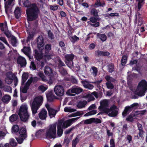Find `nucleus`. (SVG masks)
<instances>
[{
    "mask_svg": "<svg viewBox=\"0 0 147 147\" xmlns=\"http://www.w3.org/2000/svg\"><path fill=\"white\" fill-rule=\"evenodd\" d=\"M5 91L9 92L10 93L11 92L12 89L9 86H6L4 88Z\"/></svg>",
    "mask_w": 147,
    "mask_h": 147,
    "instance_id": "nucleus-56",
    "label": "nucleus"
},
{
    "mask_svg": "<svg viewBox=\"0 0 147 147\" xmlns=\"http://www.w3.org/2000/svg\"><path fill=\"white\" fill-rule=\"evenodd\" d=\"M80 118V117L72 118L65 121L62 125V128L65 129L71 125L74 121Z\"/></svg>",
    "mask_w": 147,
    "mask_h": 147,
    "instance_id": "nucleus-11",
    "label": "nucleus"
},
{
    "mask_svg": "<svg viewBox=\"0 0 147 147\" xmlns=\"http://www.w3.org/2000/svg\"><path fill=\"white\" fill-rule=\"evenodd\" d=\"M11 99V97L9 95H5L2 98V100L4 103H7Z\"/></svg>",
    "mask_w": 147,
    "mask_h": 147,
    "instance_id": "nucleus-24",
    "label": "nucleus"
},
{
    "mask_svg": "<svg viewBox=\"0 0 147 147\" xmlns=\"http://www.w3.org/2000/svg\"><path fill=\"white\" fill-rule=\"evenodd\" d=\"M17 63L20 65L22 67L25 66L26 64L25 59L21 56H19L17 59Z\"/></svg>",
    "mask_w": 147,
    "mask_h": 147,
    "instance_id": "nucleus-17",
    "label": "nucleus"
},
{
    "mask_svg": "<svg viewBox=\"0 0 147 147\" xmlns=\"http://www.w3.org/2000/svg\"><path fill=\"white\" fill-rule=\"evenodd\" d=\"M13 79L14 84L15 85V87H16L18 83V79L17 78V77L15 75V77L13 78Z\"/></svg>",
    "mask_w": 147,
    "mask_h": 147,
    "instance_id": "nucleus-58",
    "label": "nucleus"
},
{
    "mask_svg": "<svg viewBox=\"0 0 147 147\" xmlns=\"http://www.w3.org/2000/svg\"><path fill=\"white\" fill-rule=\"evenodd\" d=\"M28 77V74L24 73L22 75V85L24 84V82L27 80Z\"/></svg>",
    "mask_w": 147,
    "mask_h": 147,
    "instance_id": "nucleus-33",
    "label": "nucleus"
},
{
    "mask_svg": "<svg viewBox=\"0 0 147 147\" xmlns=\"http://www.w3.org/2000/svg\"><path fill=\"white\" fill-rule=\"evenodd\" d=\"M44 71L47 75L51 76L53 74V71L49 67H45L44 68Z\"/></svg>",
    "mask_w": 147,
    "mask_h": 147,
    "instance_id": "nucleus-21",
    "label": "nucleus"
},
{
    "mask_svg": "<svg viewBox=\"0 0 147 147\" xmlns=\"http://www.w3.org/2000/svg\"><path fill=\"white\" fill-rule=\"evenodd\" d=\"M106 132L107 135L108 137L113 136V133L111 131V130L109 129L108 128L106 129Z\"/></svg>",
    "mask_w": 147,
    "mask_h": 147,
    "instance_id": "nucleus-54",
    "label": "nucleus"
},
{
    "mask_svg": "<svg viewBox=\"0 0 147 147\" xmlns=\"http://www.w3.org/2000/svg\"><path fill=\"white\" fill-rule=\"evenodd\" d=\"M19 130L18 126L17 125H13L11 128V132L14 134L18 132Z\"/></svg>",
    "mask_w": 147,
    "mask_h": 147,
    "instance_id": "nucleus-32",
    "label": "nucleus"
},
{
    "mask_svg": "<svg viewBox=\"0 0 147 147\" xmlns=\"http://www.w3.org/2000/svg\"><path fill=\"white\" fill-rule=\"evenodd\" d=\"M87 104V102L86 101H80L77 105L79 108H82L84 107Z\"/></svg>",
    "mask_w": 147,
    "mask_h": 147,
    "instance_id": "nucleus-25",
    "label": "nucleus"
},
{
    "mask_svg": "<svg viewBox=\"0 0 147 147\" xmlns=\"http://www.w3.org/2000/svg\"><path fill=\"white\" fill-rule=\"evenodd\" d=\"M51 46L50 44L46 45L45 47V52L46 53H48L49 51L51 50Z\"/></svg>",
    "mask_w": 147,
    "mask_h": 147,
    "instance_id": "nucleus-38",
    "label": "nucleus"
},
{
    "mask_svg": "<svg viewBox=\"0 0 147 147\" xmlns=\"http://www.w3.org/2000/svg\"><path fill=\"white\" fill-rule=\"evenodd\" d=\"M96 113V111L95 110L91 111L84 115V116H87L89 115H95Z\"/></svg>",
    "mask_w": 147,
    "mask_h": 147,
    "instance_id": "nucleus-44",
    "label": "nucleus"
},
{
    "mask_svg": "<svg viewBox=\"0 0 147 147\" xmlns=\"http://www.w3.org/2000/svg\"><path fill=\"white\" fill-rule=\"evenodd\" d=\"M119 14L117 13H112L110 14L107 13L105 15L106 16L110 18V17H114L115 16H118Z\"/></svg>",
    "mask_w": 147,
    "mask_h": 147,
    "instance_id": "nucleus-45",
    "label": "nucleus"
},
{
    "mask_svg": "<svg viewBox=\"0 0 147 147\" xmlns=\"http://www.w3.org/2000/svg\"><path fill=\"white\" fill-rule=\"evenodd\" d=\"M107 88L110 89H112L114 86L111 82H107L106 84Z\"/></svg>",
    "mask_w": 147,
    "mask_h": 147,
    "instance_id": "nucleus-55",
    "label": "nucleus"
},
{
    "mask_svg": "<svg viewBox=\"0 0 147 147\" xmlns=\"http://www.w3.org/2000/svg\"><path fill=\"white\" fill-rule=\"evenodd\" d=\"M6 78L5 79V82L7 84H9L12 82L13 78L15 77V74L11 72H8L6 74Z\"/></svg>",
    "mask_w": 147,
    "mask_h": 147,
    "instance_id": "nucleus-13",
    "label": "nucleus"
},
{
    "mask_svg": "<svg viewBox=\"0 0 147 147\" xmlns=\"http://www.w3.org/2000/svg\"><path fill=\"white\" fill-rule=\"evenodd\" d=\"M38 75L43 82H46L48 81V79H47L43 72L40 71L38 73Z\"/></svg>",
    "mask_w": 147,
    "mask_h": 147,
    "instance_id": "nucleus-26",
    "label": "nucleus"
},
{
    "mask_svg": "<svg viewBox=\"0 0 147 147\" xmlns=\"http://www.w3.org/2000/svg\"><path fill=\"white\" fill-rule=\"evenodd\" d=\"M30 68L31 69L33 70H34L36 69V67L34 63L33 62H31V65H30Z\"/></svg>",
    "mask_w": 147,
    "mask_h": 147,
    "instance_id": "nucleus-61",
    "label": "nucleus"
},
{
    "mask_svg": "<svg viewBox=\"0 0 147 147\" xmlns=\"http://www.w3.org/2000/svg\"><path fill=\"white\" fill-rule=\"evenodd\" d=\"M35 56L36 57L37 59H40L42 57V55L41 54H38L37 51L36 50H35Z\"/></svg>",
    "mask_w": 147,
    "mask_h": 147,
    "instance_id": "nucleus-59",
    "label": "nucleus"
},
{
    "mask_svg": "<svg viewBox=\"0 0 147 147\" xmlns=\"http://www.w3.org/2000/svg\"><path fill=\"white\" fill-rule=\"evenodd\" d=\"M90 13L91 15L94 16H96L98 15L97 11L95 9H92Z\"/></svg>",
    "mask_w": 147,
    "mask_h": 147,
    "instance_id": "nucleus-52",
    "label": "nucleus"
},
{
    "mask_svg": "<svg viewBox=\"0 0 147 147\" xmlns=\"http://www.w3.org/2000/svg\"><path fill=\"white\" fill-rule=\"evenodd\" d=\"M110 147H115V143L114 140L111 139L110 140Z\"/></svg>",
    "mask_w": 147,
    "mask_h": 147,
    "instance_id": "nucleus-63",
    "label": "nucleus"
},
{
    "mask_svg": "<svg viewBox=\"0 0 147 147\" xmlns=\"http://www.w3.org/2000/svg\"><path fill=\"white\" fill-rule=\"evenodd\" d=\"M74 55L73 54H67L65 56V58L66 59L65 63L67 66L70 68H71L73 66L72 61L74 59Z\"/></svg>",
    "mask_w": 147,
    "mask_h": 147,
    "instance_id": "nucleus-10",
    "label": "nucleus"
},
{
    "mask_svg": "<svg viewBox=\"0 0 147 147\" xmlns=\"http://www.w3.org/2000/svg\"><path fill=\"white\" fill-rule=\"evenodd\" d=\"M92 75L94 77L96 76L97 74L98 70L97 68L95 67H92L90 70Z\"/></svg>",
    "mask_w": 147,
    "mask_h": 147,
    "instance_id": "nucleus-28",
    "label": "nucleus"
},
{
    "mask_svg": "<svg viewBox=\"0 0 147 147\" xmlns=\"http://www.w3.org/2000/svg\"><path fill=\"white\" fill-rule=\"evenodd\" d=\"M14 14L16 17L17 18H19L21 16V10L20 8L17 7L14 11Z\"/></svg>",
    "mask_w": 147,
    "mask_h": 147,
    "instance_id": "nucleus-23",
    "label": "nucleus"
},
{
    "mask_svg": "<svg viewBox=\"0 0 147 147\" xmlns=\"http://www.w3.org/2000/svg\"><path fill=\"white\" fill-rule=\"evenodd\" d=\"M1 26L3 27L1 29L2 31H6L7 30V27L6 22H5L4 23L2 24Z\"/></svg>",
    "mask_w": 147,
    "mask_h": 147,
    "instance_id": "nucleus-48",
    "label": "nucleus"
},
{
    "mask_svg": "<svg viewBox=\"0 0 147 147\" xmlns=\"http://www.w3.org/2000/svg\"><path fill=\"white\" fill-rule=\"evenodd\" d=\"M32 78H30L28 80L26 85L24 86H23L24 84L22 85V86L20 88V91L24 93H26L27 90L32 83Z\"/></svg>",
    "mask_w": 147,
    "mask_h": 147,
    "instance_id": "nucleus-12",
    "label": "nucleus"
},
{
    "mask_svg": "<svg viewBox=\"0 0 147 147\" xmlns=\"http://www.w3.org/2000/svg\"><path fill=\"white\" fill-rule=\"evenodd\" d=\"M37 46L40 50H42L44 48V43L43 38L41 36H39L37 39Z\"/></svg>",
    "mask_w": 147,
    "mask_h": 147,
    "instance_id": "nucleus-14",
    "label": "nucleus"
},
{
    "mask_svg": "<svg viewBox=\"0 0 147 147\" xmlns=\"http://www.w3.org/2000/svg\"><path fill=\"white\" fill-rule=\"evenodd\" d=\"M19 134L18 137H16V139L18 144H21L27 137L26 129L24 128H21L20 130Z\"/></svg>",
    "mask_w": 147,
    "mask_h": 147,
    "instance_id": "nucleus-7",
    "label": "nucleus"
},
{
    "mask_svg": "<svg viewBox=\"0 0 147 147\" xmlns=\"http://www.w3.org/2000/svg\"><path fill=\"white\" fill-rule=\"evenodd\" d=\"M100 105L99 107L101 111H103L106 113L108 114V115L111 117H114L117 114L118 109L117 107L115 105L112 106L110 109L108 107L109 106L108 101L105 100L100 102Z\"/></svg>",
    "mask_w": 147,
    "mask_h": 147,
    "instance_id": "nucleus-2",
    "label": "nucleus"
},
{
    "mask_svg": "<svg viewBox=\"0 0 147 147\" xmlns=\"http://www.w3.org/2000/svg\"><path fill=\"white\" fill-rule=\"evenodd\" d=\"M47 112L45 109H43L38 114L39 118L41 120H45L46 118Z\"/></svg>",
    "mask_w": 147,
    "mask_h": 147,
    "instance_id": "nucleus-18",
    "label": "nucleus"
},
{
    "mask_svg": "<svg viewBox=\"0 0 147 147\" xmlns=\"http://www.w3.org/2000/svg\"><path fill=\"white\" fill-rule=\"evenodd\" d=\"M134 116L133 114H131L126 118V120L130 122H132L133 121V117Z\"/></svg>",
    "mask_w": 147,
    "mask_h": 147,
    "instance_id": "nucleus-49",
    "label": "nucleus"
},
{
    "mask_svg": "<svg viewBox=\"0 0 147 147\" xmlns=\"http://www.w3.org/2000/svg\"><path fill=\"white\" fill-rule=\"evenodd\" d=\"M11 43L12 45L14 46L16 45L17 43V41L16 38L13 36L11 37Z\"/></svg>",
    "mask_w": 147,
    "mask_h": 147,
    "instance_id": "nucleus-36",
    "label": "nucleus"
},
{
    "mask_svg": "<svg viewBox=\"0 0 147 147\" xmlns=\"http://www.w3.org/2000/svg\"><path fill=\"white\" fill-rule=\"evenodd\" d=\"M64 111L66 112L72 113L76 111V110L72 108L71 107H67L64 108Z\"/></svg>",
    "mask_w": 147,
    "mask_h": 147,
    "instance_id": "nucleus-31",
    "label": "nucleus"
},
{
    "mask_svg": "<svg viewBox=\"0 0 147 147\" xmlns=\"http://www.w3.org/2000/svg\"><path fill=\"white\" fill-rule=\"evenodd\" d=\"M81 82L84 87L86 88L90 84L89 82L85 80H82L81 81Z\"/></svg>",
    "mask_w": 147,
    "mask_h": 147,
    "instance_id": "nucleus-43",
    "label": "nucleus"
},
{
    "mask_svg": "<svg viewBox=\"0 0 147 147\" xmlns=\"http://www.w3.org/2000/svg\"><path fill=\"white\" fill-rule=\"evenodd\" d=\"M57 123L51 124L46 129L45 136L47 138H55L56 136Z\"/></svg>",
    "mask_w": 147,
    "mask_h": 147,
    "instance_id": "nucleus-4",
    "label": "nucleus"
},
{
    "mask_svg": "<svg viewBox=\"0 0 147 147\" xmlns=\"http://www.w3.org/2000/svg\"><path fill=\"white\" fill-rule=\"evenodd\" d=\"M54 90L56 94L59 96L63 95L64 90L63 87L60 85L56 86L54 88Z\"/></svg>",
    "mask_w": 147,
    "mask_h": 147,
    "instance_id": "nucleus-9",
    "label": "nucleus"
},
{
    "mask_svg": "<svg viewBox=\"0 0 147 147\" xmlns=\"http://www.w3.org/2000/svg\"><path fill=\"white\" fill-rule=\"evenodd\" d=\"M71 41L73 42H75L79 39V38L76 35L72 36L70 38Z\"/></svg>",
    "mask_w": 147,
    "mask_h": 147,
    "instance_id": "nucleus-42",
    "label": "nucleus"
},
{
    "mask_svg": "<svg viewBox=\"0 0 147 147\" xmlns=\"http://www.w3.org/2000/svg\"><path fill=\"white\" fill-rule=\"evenodd\" d=\"M82 91V89L77 86H73L70 89L68 90L66 92L67 95L70 96H74L75 95L72 93L79 94Z\"/></svg>",
    "mask_w": 147,
    "mask_h": 147,
    "instance_id": "nucleus-8",
    "label": "nucleus"
},
{
    "mask_svg": "<svg viewBox=\"0 0 147 147\" xmlns=\"http://www.w3.org/2000/svg\"><path fill=\"white\" fill-rule=\"evenodd\" d=\"M105 5V3L104 1L101 2L100 0H97L94 5V7H103Z\"/></svg>",
    "mask_w": 147,
    "mask_h": 147,
    "instance_id": "nucleus-27",
    "label": "nucleus"
},
{
    "mask_svg": "<svg viewBox=\"0 0 147 147\" xmlns=\"http://www.w3.org/2000/svg\"><path fill=\"white\" fill-rule=\"evenodd\" d=\"M9 144L12 146H17V143L15 140L13 138H11L10 140Z\"/></svg>",
    "mask_w": 147,
    "mask_h": 147,
    "instance_id": "nucleus-39",
    "label": "nucleus"
},
{
    "mask_svg": "<svg viewBox=\"0 0 147 147\" xmlns=\"http://www.w3.org/2000/svg\"><path fill=\"white\" fill-rule=\"evenodd\" d=\"M132 110V109L130 106L126 107L124 111L122 113V115L123 117H125Z\"/></svg>",
    "mask_w": 147,
    "mask_h": 147,
    "instance_id": "nucleus-22",
    "label": "nucleus"
},
{
    "mask_svg": "<svg viewBox=\"0 0 147 147\" xmlns=\"http://www.w3.org/2000/svg\"><path fill=\"white\" fill-rule=\"evenodd\" d=\"M22 51L27 55H29L30 53V49L29 47H24V48L22 50Z\"/></svg>",
    "mask_w": 147,
    "mask_h": 147,
    "instance_id": "nucleus-34",
    "label": "nucleus"
},
{
    "mask_svg": "<svg viewBox=\"0 0 147 147\" xmlns=\"http://www.w3.org/2000/svg\"><path fill=\"white\" fill-rule=\"evenodd\" d=\"M51 10L53 11H55L57 10L58 8V7L57 5H50L49 6Z\"/></svg>",
    "mask_w": 147,
    "mask_h": 147,
    "instance_id": "nucleus-60",
    "label": "nucleus"
},
{
    "mask_svg": "<svg viewBox=\"0 0 147 147\" xmlns=\"http://www.w3.org/2000/svg\"><path fill=\"white\" fill-rule=\"evenodd\" d=\"M109 71L110 72H112L114 71L113 65L112 64H110L108 66Z\"/></svg>",
    "mask_w": 147,
    "mask_h": 147,
    "instance_id": "nucleus-51",
    "label": "nucleus"
},
{
    "mask_svg": "<svg viewBox=\"0 0 147 147\" xmlns=\"http://www.w3.org/2000/svg\"><path fill=\"white\" fill-rule=\"evenodd\" d=\"M90 21L88 22V23L90 24L93 26L94 27H97L99 26V22H97L96 23L94 24H92L90 23V22H91L92 23H95L97 21V19L96 18L94 17H91L90 19Z\"/></svg>",
    "mask_w": 147,
    "mask_h": 147,
    "instance_id": "nucleus-20",
    "label": "nucleus"
},
{
    "mask_svg": "<svg viewBox=\"0 0 147 147\" xmlns=\"http://www.w3.org/2000/svg\"><path fill=\"white\" fill-rule=\"evenodd\" d=\"M62 123L61 121H59L57 123V134L59 137H60L62 134L63 130L61 128Z\"/></svg>",
    "mask_w": 147,
    "mask_h": 147,
    "instance_id": "nucleus-16",
    "label": "nucleus"
},
{
    "mask_svg": "<svg viewBox=\"0 0 147 147\" xmlns=\"http://www.w3.org/2000/svg\"><path fill=\"white\" fill-rule=\"evenodd\" d=\"M79 141V139L76 138L75 140H73L72 142V146L73 147H75L76 144Z\"/></svg>",
    "mask_w": 147,
    "mask_h": 147,
    "instance_id": "nucleus-50",
    "label": "nucleus"
},
{
    "mask_svg": "<svg viewBox=\"0 0 147 147\" xmlns=\"http://www.w3.org/2000/svg\"><path fill=\"white\" fill-rule=\"evenodd\" d=\"M48 34L49 37L50 39H53L54 38V36L53 34L50 30H49L48 31Z\"/></svg>",
    "mask_w": 147,
    "mask_h": 147,
    "instance_id": "nucleus-57",
    "label": "nucleus"
},
{
    "mask_svg": "<svg viewBox=\"0 0 147 147\" xmlns=\"http://www.w3.org/2000/svg\"><path fill=\"white\" fill-rule=\"evenodd\" d=\"M98 36L99 38L102 40V41H105L107 39V36L106 35L104 34H98Z\"/></svg>",
    "mask_w": 147,
    "mask_h": 147,
    "instance_id": "nucleus-40",
    "label": "nucleus"
},
{
    "mask_svg": "<svg viewBox=\"0 0 147 147\" xmlns=\"http://www.w3.org/2000/svg\"><path fill=\"white\" fill-rule=\"evenodd\" d=\"M147 90V82L145 80H142L139 83L135 93L139 96H142L145 95Z\"/></svg>",
    "mask_w": 147,
    "mask_h": 147,
    "instance_id": "nucleus-5",
    "label": "nucleus"
},
{
    "mask_svg": "<svg viewBox=\"0 0 147 147\" xmlns=\"http://www.w3.org/2000/svg\"><path fill=\"white\" fill-rule=\"evenodd\" d=\"M46 96L48 101L51 102L56 98V96L53 94L52 91L47 93Z\"/></svg>",
    "mask_w": 147,
    "mask_h": 147,
    "instance_id": "nucleus-19",
    "label": "nucleus"
},
{
    "mask_svg": "<svg viewBox=\"0 0 147 147\" xmlns=\"http://www.w3.org/2000/svg\"><path fill=\"white\" fill-rule=\"evenodd\" d=\"M96 52L97 54L99 56H108L109 55V53L108 52L102 51H98Z\"/></svg>",
    "mask_w": 147,
    "mask_h": 147,
    "instance_id": "nucleus-29",
    "label": "nucleus"
},
{
    "mask_svg": "<svg viewBox=\"0 0 147 147\" xmlns=\"http://www.w3.org/2000/svg\"><path fill=\"white\" fill-rule=\"evenodd\" d=\"M18 118L17 115L13 114L9 117V120L13 122L16 120Z\"/></svg>",
    "mask_w": 147,
    "mask_h": 147,
    "instance_id": "nucleus-37",
    "label": "nucleus"
},
{
    "mask_svg": "<svg viewBox=\"0 0 147 147\" xmlns=\"http://www.w3.org/2000/svg\"><path fill=\"white\" fill-rule=\"evenodd\" d=\"M138 1V7L139 9H140L142 6V3L144 1V0H137Z\"/></svg>",
    "mask_w": 147,
    "mask_h": 147,
    "instance_id": "nucleus-64",
    "label": "nucleus"
},
{
    "mask_svg": "<svg viewBox=\"0 0 147 147\" xmlns=\"http://www.w3.org/2000/svg\"><path fill=\"white\" fill-rule=\"evenodd\" d=\"M45 106L49 112L50 118L54 117L57 111L53 109L48 104H46Z\"/></svg>",
    "mask_w": 147,
    "mask_h": 147,
    "instance_id": "nucleus-15",
    "label": "nucleus"
},
{
    "mask_svg": "<svg viewBox=\"0 0 147 147\" xmlns=\"http://www.w3.org/2000/svg\"><path fill=\"white\" fill-rule=\"evenodd\" d=\"M85 124H90L93 123L92 118L85 120L84 121Z\"/></svg>",
    "mask_w": 147,
    "mask_h": 147,
    "instance_id": "nucleus-47",
    "label": "nucleus"
},
{
    "mask_svg": "<svg viewBox=\"0 0 147 147\" xmlns=\"http://www.w3.org/2000/svg\"><path fill=\"white\" fill-rule=\"evenodd\" d=\"M127 59V57L126 56L124 55L123 56L121 60V64L122 65H125L126 63Z\"/></svg>",
    "mask_w": 147,
    "mask_h": 147,
    "instance_id": "nucleus-35",
    "label": "nucleus"
},
{
    "mask_svg": "<svg viewBox=\"0 0 147 147\" xmlns=\"http://www.w3.org/2000/svg\"><path fill=\"white\" fill-rule=\"evenodd\" d=\"M34 33L33 32H29L28 36L27 41H29L31 40L34 36Z\"/></svg>",
    "mask_w": 147,
    "mask_h": 147,
    "instance_id": "nucleus-46",
    "label": "nucleus"
},
{
    "mask_svg": "<svg viewBox=\"0 0 147 147\" xmlns=\"http://www.w3.org/2000/svg\"><path fill=\"white\" fill-rule=\"evenodd\" d=\"M43 98L42 96H39L34 98L32 102H30V106L33 114H35L41 105Z\"/></svg>",
    "mask_w": 147,
    "mask_h": 147,
    "instance_id": "nucleus-3",
    "label": "nucleus"
},
{
    "mask_svg": "<svg viewBox=\"0 0 147 147\" xmlns=\"http://www.w3.org/2000/svg\"><path fill=\"white\" fill-rule=\"evenodd\" d=\"M93 123H101V121L100 119L98 118H92Z\"/></svg>",
    "mask_w": 147,
    "mask_h": 147,
    "instance_id": "nucleus-53",
    "label": "nucleus"
},
{
    "mask_svg": "<svg viewBox=\"0 0 147 147\" xmlns=\"http://www.w3.org/2000/svg\"><path fill=\"white\" fill-rule=\"evenodd\" d=\"M28 105L26 104H22L20 108L19 115L22 121H26L29 118V114L28 111Z\"/></svg>",
    "mask_w": 147,
    "mask_h": 147,
    "instance_id": "nucleus-6",
    "label": "nucleus"
},
{
    "mask_svg": "<svg viewBox=\"0 0 147 147\" xmlns=\"http://www.w3.org/2000/svg\"><path fill=\"white\" fill-rule=\"evenodd\" d=\"M24 7H27L26 10L27 20L32 21L36 19L38 17L39 10L35 4H31L28 0L23 3Z\"/></svg>",
    "mask_w": 147,
    "mask_h": 147,
    "instance_id": "nucleus-1",
    "label": "nucleus"
},
{
    "mask_svg": "<svg viewBox=\"0 0 147 147\" xmlns=\"http://www.w3.org/2000/svg\"><path fill=\"white\" fill-rule=\"evenodd\" d=\"M48 86L46 85H42L38 87V89L39 90L43 92L48 88Z\"/></svg>",
    "mask_w": 147,
    "mask_h": 147,
    "instance_id": "nucleus-30",
    "label": "nucleus"
},
{
    "mask_svg": "<svg viewBox=\"0 0 147 147\" xmlns=\"http://www.w3.org/2000/svg\"><path fill=\"white\" fill-rule=\"evenodd\" d=\"M86 96H87L88 98V102L93 100L94 99V98L92 96V94H89Z\"/></svg>",
    "mask_w": 147,
    "mask_h": 147,
    "instance_id": "nucleus-62",
    "label": "nucleus"
},
{
    "mask_svg": "<svg viewBox=\"0 0 147 147\" xmlns=\"http://www.w3.org/2000/svg\"><path fill=\"white\" fill-rule=\"evenodd\" d=\"M106 80L108 82H114L115 80L113 78L110 77V76H107L105 77Z\"/></svg>",
    "mask_w": 147,
    "mask_h": 147,
    "instance_id": "nucleus-41",
    "label": "nucleus"
}]
</instances>
